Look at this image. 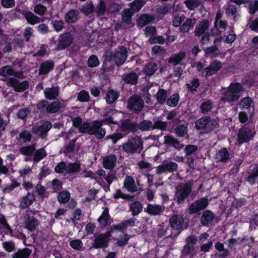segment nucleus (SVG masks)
Instances as JSON below:
<instances>
[{"mask_svg":"<svg viewBox=\"0 0 258 258\" xmlns=\"http://www.w3.org/2000/svg\"><path fill=\"white\" fill-rule=\"evenodd\" d=\"M256 134L255 123L249 121L239 129L237 135V140L239 145L247 143L252 140Z\"/></svg>","mask_w":258,"mask_h":258,"instance_id":"1","label":"nucleus"},{"mask_svg":"<svg viewBox=\"0 0 258 258\" xmlns=\"http://www.w3.org/2000/svg\"><path fill=\"white\" fill-rule=\"evenodd\" d=\"M193 184L190 181L180 183L175 187L174 200L178 205L183 204L192 191Z\"/></svg>","mask_w":258,"mask_h":258,"instance_id":"2","label":"nucleus"},{"mask_svg":"<svg viewBox=\"0 0 258 258\" xmlns=\"http://www.w3.org/2000/svg\"><path fill=\"white\" fill-rule=\"evenodd\" d=\"M122 149L127 153H140L143 149V142L139 136L132 137L123 144Z\"/></svg>","mask_w":258,"mask_h":258,"instance_id":"3","label":"nucleus"},{"mask_svg":"<svg viewBox=\"0 0 258 258\" xmlns=\"http://www.w3.org/2000/svg\"><path fill=\"white\" fill-rule=\"evenodd\" d=\"M103 125H106L105 118L101 120H94L90 123V130L88 131V135H95L98 140L103 139L106 134V130L102 127Z\"/></svg>","mask_w":258,"mask_h":258,"instance_id":"4","label":"nucleus"},{"mask_svg":"<svg viewBox=\"0 0 258 258\" xmlns=\"http://www.w3.org/2000/svg\"><path fill=\"white\" fill-rule=\"evenodd\" d=\"M144 106V100L140 95L134 94L127 100V108L134 113H139L143 110Z\"/></svg>","mask_w":258,"mask_h":258,"instance_id":"5","label":"nucleus"},{"mask_svg":"<svg viewBox=\"0 0 258 258\" xmlns=\"http://www.w3.org/2000/svg\"><path fill=\"white\" fill-rule=\"evenodd\" d=\"M120 130L127 134L137 132V120L132 118H127L120 120Z\"/></svg>","mask_w":258,"mask_h":258,"instance_id":"6","label":"nucleus"},{"mask_svg":"<svg viewBox=\"0 0 258 258\" xmlns=\"http://www.w3.org/2000/svg\"><path fill=\"white\" fill-rule=\"evenodd\" d=\"M209 204V201L206 197L196 200L189 205L188 208L189 213L190 214L198 213L199 212L205 209Z\"/></svg>","mask_w":258,"mask_h":258,"instance_id":"7","label":"nucleus"},{"mask_svg":"<svg viewBox=\"0 0 258 258\" xmlns=\"http://www.w3.org/2000/svg\"><path fill=\"white\" fill-rule=\"evenodd\" d=\"M52 126L51 122L50 121L44 120L40 125L33 127L32 128V131L35 134H38V136L43 139L47 137L48 133Z\"/></svg>","mask_w":258,"mask_h":258,"instance_id":"8","label":"nucleus"},{"mask_svg":"<svg viewBox=\"0 0 258 258\" xmlns=\"http://www.w3.org/2000/svg\"><path fill=\"white\" fill-rule=\"evenodd\" d=\"M7 84L13 88L14 90L16 92H24L29 87V83L28 81L25 80L20 82L17 79L12 77L8 79Z\"/></svg>","mask_w":258,"mask_h":258,"instance_id":"9","label":"nucleus"},{"mask_svg":"<svg viewBox=\"0 0 258 258\" xmlns=\"http://www.w3.org/2000/svg\"><path fill=\"white\" fill-rule=\"evenodd\" d=\"M109 236V232L99 234L95 237L92 247L95 249L107 247L110 240Z\"/></svg>","mask_w":258,"mask_h":258,"instance_id":"10","label":"nucleus"},{"mask_svg":"<svg viewBox=\"0 0 258 258\" xmlns=\"http://www.w3.org/2000/svg\"><path fill=\"white\" fill-rule=\"evenodd\" d=\"M127 54V49L124 46H120L118 47V49H115L114 51L115 64L118 67L122 65L126 59Z\"/></svg>","mask_w":258,"mask_h":258,"instance_id":"11","label":"nucleus"},{"mask_svg":"<svg viewBox=\"0 0 258 258\" xmlns=\"http://www.w3.org/2000/svg\"><path fill=\"white\" fill-rule=\"evenodd\" d=\"M222 67L221 61L218 60H214L212 61L209 66L205 68L202 72V76L204 77H208L215 74Z\"/></svg>","mask_w":258,"mask_h":258,"instance_id":"12","label":"nucleus"},{"mask_svg":"<svg viewBox=\"0 0 258 258\" xmlns=\"http://www.w3.org/2000/svg\"><path fill=\"white\" fill-rule=\"evenodd\" d=\"M178 164L172 161L165 160L163 163L158 166L156 168L157 174H162L166 172L173 173L178 169Z\"/></svg>","mask_w":258,"mask_h":258,"instance_id":"13","label":"nucleus"},{"mask_svg":"<svg viewBox=\"0 0 258 258\" xmlns=\"http://www.w3.org/2000/svg\"><path fill=\"white\" fill-rule=\"evenodd\" d=\"M72 124L74 127L79 128V133L88 134L90 126V122L89 121H86L82 123V118L80 116H77L73 118Z\"/></svg>","mask_w":258,"mask_h":258,"instance_id":"14","label":"nucleus"},{"mask_svg":"<svg viewBox=\"0 0 258 258\" xmlns=\"http://www.w3.org/2000/svg\"><path fill=\"white\" fill-rule=\"evenodd\" d=\"M59 37L57 44V48L58 49L67 48L71 46L73 41V36L69 32L61 34Z\"/></svg>","mask_w":258,"mask_h":258,"instance_id":"15","label":"nucleus"},{"mask_svg":"<svg viewBox=\"0 0 258 258\" xmlns=\"http://www.w3.org/2000/svg\"><path fill=\"white\" fill-rule=\"evenodd\" d=\"M169 223L172 229L175 230H183L184 220L181 215H173L169 219Z\"/></svg>","mask_w":258,"mask_h":258,"instance_id":"16","label":"nucleus"},{"mask_svg":"<svg viewBox=\"0 0 258 258\" xmlns=\"http://www.w3.org/2000/svg\"><path fill=\"white\" fill-rule=\"evenodd\" d=\"M116 160L117 157L115 154H111L105 156L102 160L103 167L108 170L113 169L115 167Z\"/></svg>","mask_w":258,"mask_h":258,"instance_id":"17","label":"nucleus"},{"mask_svg":"<svg viewBox=\"0 0 258 258\" xmlns=\"http://www.w3.org/2000/svg\"><path fill=\"white\" fill-rule=\"evenodd\" d=\"M164 207L157 204H149L144 211L151 216L160 215L164 211Z\"/></svg>","mask_w":258,"mask_h":258,"instance_id":"18","label":"nucleus"},{"mask_svg":"<svg viewBox=\"0 0 258 258\" xmlns=\"http://www.w3.org/2000/svg\"><path fill=\"white\" fill-rule=\"evenodd\" d=\"M35 200V195L28 192L26 196L20 200V208L21 209L28 208L33 204Z\"/></svg>","mask_w":258,"mask_h":258,"instance_id":"19","label":"nucleus"},{"mask_svg":"<svg viewBox=\"0 0 258 258\" xmlns=\"http://www.w3.org/2000/svg\"><path fill=\"white\" fill-rule=\"evenodd\" d=\"M231 159L230 153L225 147H222L215 155V159L218 162L226 163Z\"/></svg>","mask_w":258,"mask_h":258,"instance_id":"20","label":"nucleus"},{"mask_svg":"<svg viewBox=\"0 0 258 258\" xmlns=\"http://www.w3.org/2000/svg\"><path fill=\"white\" fill-rule=\"evenodd\" d=\"M54 63L51 60H47L42 62L39 67L38 74L39 75H44L53 70Z\"/></svg>","mask_w":258,"mask_h":258,"instance_id":"21","label":"nucleus"},{"mask_svg":"<svg viewBox=\"0 0 258 258\" xmlns=\"http://www.w3.org/2000/svg\"><path fill=\"white\" fill-rule=\"evenodd\" d=\"M214 217L215 215L211 211L205 210L200 218V223L202 226L208 227L212 222Z\"/></svg>","mask_w":258,"mask_h":258,"instance_id":"22","label":"nucleus"},{"mask_svg":"<svg viewBox=\"0 0 258 258\" xmlns=\"http://www.w3.org/2000/svg\"><path fill=\"white\" fill-rule=\"evenodd\" d=\"M209 22L208 20L204 19L200 21L196 27L194 33L197 37H200L207 30L209 27Z\"/></svg>","mask_w":258,"mask_h":258,"instance_id":"23","label":"nucleus"},{"mask_svg":"<svg viewBox=\"0 0 258 258\" xmlns=\"http://www.w3.org/2000/svg\"><path fill=\"white\" fill-rule=\"evenodd\" d=\"M154 19V16L151 15L142 14L137 19V26L142 28L153 22Z\"/></svg>","mask_w":258,"mask_h":258,"instance_id":"24","label":"nucleus"},{"mask_svg":"<svg viewBox=\"0 0 258 258\" xmlns=\"http://www.w3.org/2000/svg\"><path fill=\"white\" fill-rule=\"evenodd\" d=\"M164 143L167 145H170L173 147L174 148L180 150L184 146L180 142L173 136L166 135L164 136Z\"/></svg>","mask_w":258,"mask_h":258,"instance_id":"25","label":"nucleus"},{"mask_svg":"<svg viewBox=\"0 0 258 258\" xmlns=\"http://www.w3.org/2000/svg\"><path fill=\"white\" fill-rule=\"evenodd\" d=\"M45 98L49 100H55L59 95L58 88L57 87H47L44 91Z\"/></svg>","mask_w":258,"mask_h":258,"instance_id":"26","label":"nucleus"},{"mask_svg":"<svg viewBox=\"0 0 258 258\" xmlns=\"http://www.w3.org/2000/svg\"><path fill=\"white\" fill-rule=\"evenodd\" d=\"M186 57L185 52L180 51L176 54H172L168 59L169 63L172 64L174 66L179 64Z\"/></svg>","mask_w":258,"mask_h":258,"instance_id":"27","label":"nucleus"},{"mask_svg":"<svg viewBox=\"0 0 258 258\" xmlns=\"http://www.w3.org/2000/svg\"><path fill=\"white\" fill-rule=\"evenodd\" d=\"M174 133L179 138H188V127L185 124H178L174 130Z\"/></svg>","mask_w":258,"mask_h":258,"instance_id":"28","label":"nucleus"},{"mask_svg":"<svg viewBox=\"0 0 258 258\" xmlns=\"http://www.w3.org/2000/svg\"><path fill=\"white\" fill-rule=\"evenodd\" d=\"M222 95L221 100L223 102L229 103L236 101L240 97L239 95L234 94L228 89L225 92H223Z\"/></svg>","mask_w":258,"mask_h":258,"instance_id":"29","label":"nucleus"},{"mask_svg":"<svg viewBox=\"0 0 258 258\" xmlns=\"http://www.w3.org/2000/svg\"><path fill=\"white\" fill-rule=\"evenodd\" d=\"M79 13L78 10L72 9L69 11L64 16L65 21L69 24L77 22L79 19Z\"/></svg>","mask_w":258,"mask_h":258,"instance_id":"30","label":"nucleus"},{"mask_svg":"<svg viewBox=\"0 0 258 258\" xmlns=\"http://www.w3.org/2000/svg\"><path fill=\"white\" fill-rule=\"evenodd\" d=\"M124 186L131 192H135L137 191L135 180L131 176H126L124 181Z\"/></svg>","mask_w":258,"mask_h":258,"instance_id":"31","label":"nucleus"},{"mask_svg":"<svg viewBox=\"0 0 258 258\" xmlns=\"http://www.w3.org/2000/svg\"><path fill=\"white\" fill-rule=\"evenodd\" d=\"M211 122V116H205L195 122V127L197 130H202L208 128V125Z\"/></svg>","mask_w":258,"mask_h":258,"instance_id":"32","label":"nucleus"},{"mask_svg":"<svg viewBox=\"0 0 258 258\" xmlns=\"http://www.w3.org/2000/svg\"><path fill=\"white\" fill-rule=\"evenodd\" d=\"M24 17L28 24L34 25L41 21V19L34 15L31 11H26L23 14Z\"/></svg>","mask_w":258,"mask_h":258,"instance_id":"33","label":"nucleus"},{"mask_svg":"<svg viewBox=\"0 0 258 258\" xmlns=\"http://www.w3.org/2000/svg\"><path fill=\"white\" fill-rule=\"evenodd\" d=\"M158 69V64L155 62H150L147 63L143 69V73L147 76L150 77Z\"/></svg>","mask_w":258,"mask_h":258,"instance_id":"34","label":"nucleus"},{"mask_svg":"<svg viewBox=\"0 0 258 258\" xmlns=\"http://www.w3.org/2000/svg\"><path fill=\"white\" fill-rule=\"evenodd\" d=\"M17 140L23 143H26L31 141L32 135L30 132L27 130L22 131L16 137Z\"/></svg>","mask_w":258,"mask_h":258,"instance_id":"35","label":"nucleus"},{"mask_svg":"<svg viewBox=\"0 0 258 258\" xmlns=\"http://www.w3.org/2000/svg\"><path fill=\"white\" fill-rule=\"evenodd\" d=\"M118 97L119 94L117 91L110 89L108 90L105 99L107 104H111L115 102Z\"/></svg>","mask_w":258,"mask_h":258,"instance_id":"36","label":"nucleus"},{"mask_svg":"<svg viewBox=\"0 0 258 258\" xmlns=\"http://www.w3.org/2000/svg\"><path fill=\"white\" fill-rule=\"evenodd\" d=\"M81 163L80 161L74 163H68L67 164V174L71 175L81 171Z\"/></svg>","mask_w":258,"mask_h":258,"instance_id":"37","label":"nucleus"},{"mask_svg":"<svg viewBox=\"0 0 258 258\" xmlns=\"http://www.w3.org/2000/svg\"><path fill=\"white\" fill-rule=\"evenodd\" d=\"M152 129V122L149 119H145L139 122H137V132L138 130L142 132Z\"/></svg>","mask_w":258,"mask_h":258,"instance_id":"38","label":"nucleus"},{"mask_svg":"<svg viewBox=\"0 0 258 258\" xmlns=\"http://www.w3.org/2000/svg\"><path fill=\"white\" fill-rule=\"evenodd\" d=\"M129 209L133 216H138L143 210V205L140 202L135 201L130 205Z\"/></svg>","mask_w":258,"mask_h":258,"instance_id":"39","label":"nucleus"},{"mask_svg":"<svg viewBox=\"0 0 258 258\" xmlns=\"http://www.w3.org/2000/svg\"><path fill=\"white\" fill-rule=\"evenodd\" d=\"M252 104H254L253 100L251 97L246 96L241 99L239 106L241 109L247 110L250 108Z\"/></svg>","mask_w":258,"mask_h":258,"instance_id":"40","label":"nucleus"},{"mask_svg":"<svg viewBox=\"0 0 258 258\" xmlns=\"http://www.w3.org/2000/svg\"><path fill=\"white\" fill-rule=\"evenodd\" d=\"M139 77L137 74L134 72H132L127 74H126L123 77V80L127 83L136 85L138 81Z\"/></svg>","mask_w":258,"mask_h":258,"instance_id":"41","label":"nucleus"},{"mask_svg":"<svg viewBox=\"0 0 258 258\" xmlns=\"http://www.w3.org/2000/svg\"><path fill=\"white\" fill-rule=\"evenodd\" d=\"M32 252V250L28 248H24L19 249L12 255V258H28Z\"/></svg>","mask_w":258,"mask_h":258,"instance_id":"42","label":"nucleus"},{"mask_svg":"<svg viewBox=\"0 0 258 258\" xmlns=\"http://www.w3.org/2000/svg\"><path fill=\"white\" fill-rule=\"evenodd\" d=\"M196 23L195 19L187 18L180 27V31L182 33L188 32L190 28L194 26Z\"/></svg>","mask_w":258,"mask_h":258,"instance_id":"43","label":"nucleus"},{"mask_svg":"<svg viewBox=\"0 0 258 258\" xmlns=\"http://www.w3.org/2000/svg\"><path fill=\"white\" fill-rule=\"evenodd\" d=\"M237 6L233 4H229L225 10V14L228 17H232L233 21L236 22V13L237 11Z\"/></svg>","mask_w":258,"mask_h":258,"instance_id":"44","label":"nucleus"},{"mask_svg":"<svg viewBox=\"0 0 258 258\" xmlns=\"http://www.w3.org/2000/svg\"><path fill=\"white\" fill-rule=\"evenodd\" d=\"M35 151V147L34 145L23 146L19 149L20 153L26 156H32Z\"/></svg>","mask_w":258,"mask_h":258,"instance_id":"45","label":"nucleus"},{"mask_svg":"<svg viewBox=\"0 0 258 258\" xmlns=\"http://www.w3.org/2000/svg\"><path fill=\"white\" fill-rule=\"evenodd\" d=\"M213 106V102L210 100L204 101L200 106V112L203 114H206L211 111Z\"/></svg>","mask_w":258,"mask_h":258,"instance_id":"46","label":"nucleus"},{"mask_svg":"<svg viewBox=\"0 0 258 258\" xmlns=\"http://www.w3.org/2000/svg\"><path fill=\"white\" fill-rule=\"evenodd\" d=\"M38 225V220L34 217L31 218L28 217L25 222L26 228L31 232H33L36 229Z\"/></svg>","mask_w":258,"mask_h":258,"instance_id":"47","label":"nucleus"},{"mask_svg":"<svg viewBox=\"0 0 258 258\" xmlns=\"http://www.w3.org/2000/svg\"><path fill=\"white\" fill-rule=\"evenodd\" d=\"M215 248L218 252H220V256L222 258H225L229 255V251L228 249L224 248V244L220 242H217L215 244Z\"/></svg>","mask_w":258,"mask_h":258,"instance_id":"48","label":"nucleus"},{"mask_svg":"<svg viewBox=\"0 0 258 258\" xmlns=\"http://www.w3.org/2000/svg\"><path fill=\"white\" fill-rule=\"evenodd\" d=\"M60 102L59 101H53L48 104L46 107V112L49 114L56 113L60 109Z\"/></svg>","mask_w":258,"mask_h":258,"instance_id":"49","label":"nucleus"},{"mask_svg":"<svg viewBox=\"0 0 258 258\" xmlns=\"http://www.w3.org/2000/svg\"><path fill=\"white\" fill-rule=\"evenodd\" d=\"M110 218L109 210L106 208L103 211L101 215L98 219V222L100 224H103L104 227L106 226L108 224V219Z\"/></svg>","mask_w":258,"mask_h":258,"instance_id":"50","label":"nucleus"},{"mask_svg":"<svg viewBox=\"0 0 258 258\" xmlns=\"http://www.w3.org/2000/svg\"><path fill=\"white\" fill-rule=\"evenodd\" d=\"M47 155L44 148H41L34 151L33 153V160L35 162H38L42 160Z\"/></svg>","mask_w":258,"mask_h":258,"instance_id":"51","label":"nucleus"},{"mask_svg":"<svg viewBox=\"0 0 258 258\" xmlns=\"http://www.w3.org/2000/svg\"><path fill=\"white\" fill-rule=\"evenodd\" d=\"M179 100V95L178 93L173 94L166 100V104L168 106L174 107L177 105Z\"/></svg>","mask_w":258,"mask_h":258,"instance_id":"52","label":"nucleus"},{"mask_svg":"<svg viewBox=\"0 0 258 258\" xmlns=\"http://www.w3.org/2000/svg\"><path fill=\"white\" fill-rule=\"evenodd\" d=\"M227 89L234 94L239 95L242 91L243 88L240 83L237 82L231 83L227 88Z\"/></svg>","mask_w":258,"mask_h":258,"instance_id":"53","label":"nucleus"},{"mask_svg":"<svg viewBox=\"0 0 258 258\" xmlns=\"http://www.w3.org/2000/svg\"><path fill=\"white\" fill-rule=\"evenodd\" d=\"M148 42L150 44L158 43L159 44H163L165 42V38L162 35L151 36L148 40Z\"/></svg>","mask_w":258,"mask_h":258,"instance_id":"54","label":"nucleus"},{"mask_svg":"<svg viewBox=\"0 0 258 258\" xmlns=\"http://www.w3.org/2000/svg\"><path fill=\"white\" fill-rule=\"evenodd\" d=\"M144 0H135L131 5V9L134 12H139L145 5Z\"/></svg>","mask_w":258,"mask_h":258,"instance_id":"55","label":"nucleus"},{"mask_svg":"<svg viewBox=\"0 0 258 258\" xmlns=\"http://www.w3.org/2000/svg\"><path fill=\"white\" fill-rule=\"evenodd\" d=\"M183 3L186 7L190 11L194 10L201 5L200 0H185Z\"/></svg>","mask_w":258,"mask_h":258,"instance_id":"56","label":"nucleus"},{"mask_svg":"<svg viewBox=\"0 0 258 258\" xmlns=\"http://www.w3.org/2000/svg\"><path fill=\"white\" fill-rule=\"evenodd\" d=\"M70 199V194L67 190H63L59 192L57 196L58 201L60 204H65L68 202Z\"/></svg>","mask_w":258,"mask_h":258,"instance_id":"57","label":"nucleus"},{"mask_svg":"<svg viewBox=\"0 0 258 258\" xmlns=\"http://www.w3.org/2000/svg\"><path fill=\"white\" fill-rule=\"evenodd\" d=\"M96 11L98 16H103L105 14L106 12V5L103 0H99L96 6Z\"/></svg>","mask_w":258,"mask_h":258,"instance_id":"58","label":"nucleus"},{"mask_svg":"<svg viewBox=\"0 0 258 258\" xmlns=\"http://www.w3.org/2000/svg\"><path fill=\"white\" fill-rule=\"evenodd\" d=\"M200 85V80L198 78H194L190 84H186L187 89L191 92L194 93L197 91V88Z\"/></svg>","mask_w":258,"mask_h":258,"instance_id":"59","label":"nucleus"},{"mask_svg":"<svg viewBox=\"0 0 258 258\" xmlns=\"http://www.w3.org/2000/svg\"><path fill=\"white\" fill-rule=\"evenodd\" d=\"M77 141V139H74L71 140L69 144L66 145L64 146V149L63 150V153L64 154H68L74 152L75 151V143Z\"/></svg>","mask_w":258,"mask_h":258,"instance_id":"60","label":"nucleus"},{"mask_svg":"<svg viewBox=\"0 0 258 258\" xmlns=\"http://www.w3.org/2000/svg\"><path fill=\"white\" fill-rule=\"evenodd\" d=\"M77 99L81 102H88L90 99L89 93L85 90H81L78 94Z\"/></svg>","mask_w":258,"mask_h":258,"instance_id":"61","label":"nucleus"},{"mask_svg":"<svg viewBox=\"0 0 258 258\" xmlns=\"http://www.w3.org/2000/svg\"><path fill=\"white\" fill-rule=\"evenodd\" d=\"M167 92L164 89H159L156 95L157 101L160 104H163L166 101Z\"/></svg>","mask_w":258,"mask_h":258,"instance_id":"62","label":"nucleus"},{"mask_svg":"<svg viewBox=\"0 0 258 258\" xmlns=\"http://www.w3.org/2000/svg\"><path fill=\"white\" fill-rule=\"evenodd\" d=\"M67 164L64 161L58 163L54 168V171L56 173L62 174L64 172L67 174Z\"/></svg>","mask_w":258,"mask_h":258,"instance_id":"63","label":"nucleus"},{"mask_svg":"<svg viewBox=\"0 0 258 258\" xmlns=\"http://www.w3.org/2000/svg\"><path fill=\"white\" fill-rule=\"evenodd\" d=\"M258 177V167L253 169L252 173L249 174L247 178L246 181L251 185H253L256 182V178Z\"/></svg>","mask_w":258,"mask_h":258,"instance_id":"64","label":"nucleus"}]
</instances>
